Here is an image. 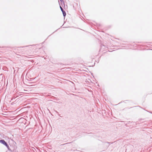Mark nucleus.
I'll use <instances>...</instances> for the list:
<instances>
[{
	"mask_svg": "<svg viewBox=\"0 0 152 152\" xmlns=\"http://www.w3.org/2000/svg\"><path fill=\"white\" fill-rule=\"evenodd\" d=\"M59 5H60V3H59ZM60 9L61 11L62 12V13H63V16L64 17H65V16H66V12H65V11H64L63 9V8H62V7L61 6H60Z\"/></svg>",
	"mask_w": 152,
	"mask_h": 152,
	"instance_id": "1",
	"label": "nucleus"
},
{
	"mask_svg": "<svg viewBox=\"0 0 152 152\" xmlns=\"http://www.w3.org/2000/svg\"><path fill=\"white\" fill-rule=\"evenodd\" d=\"M0 143L3 144L4 145L7 143V142L4 140L3 139L0 140Z\"/></svg>",
	"mask_w": 152,
	"mask_h": 152,
	"instance_id": "2",
	"label": "nucleus"
},
{
	"mask_svg": "<svg viewBox=\"0 0 152 152\" xmlns=\"http://www.w3.org/2000/svg\"><path fill=\"white\" fill-rule=\"evenodd\" d=\"M5 146L7 147V148L9 150H10V147L9 145L7 144V143L5 145Z\"/></svg>",
	"mask_w": 152,
	"mask_h": 152,
	"instance_id": "3",
	"label": "nucleus"
},
{
	"mask_svg": "<svg viewBox=\"0 0 152 152\" xmlns=\"http://www.w3.org/2000/svg\"><path fill=\"white\" fill-rule=\"evenodd\" d=\"M60 1L61 3H63V5H64V2L63 0H60Z\"/></svg>",
	"mask_w": 152,
	"mask_h": 152,
	"instance_id": "4",
	"label": "nucleus"
},
{
	"mask_svg": "<svg viewBox=\"0 0 152 152\" xmlns=\"http://www.w3.org/2000/svg\"><path fill=\"white\" fill-rule=\"evenodd\" d=\"M61 4L62 5V6H63V3H61Z\"/></svg>",
	"mask_w": 152,
	"mask_h": 152,
	"instance_id": "5",
	"label": "nucleus"
},
{
	"mask_svg": "<svg viewBox=\"0 0 152 152\" xmlns=\"http://www.w3.org/2000/svg\"><path fill=\"white\" fill-rule=\"evenodd\" d=\"M23 119V118H21L20 119Z\"/></svg>",
	"mask_w": 152,
	"mask_h": 152,
	"instance_id": "6",
	"label": "nucleus"
},
{
	"mask_svg": "<svg viewBox=\"0 0 152 152\" xmlns=\"http://www.w3.org/2000/svg\"><path fill=\"white\" fill-rule=\"evenodd\" d=\"M56 113H58V112H57V111H56Z\"/></svg>",
	"mask_w": 152,
	"mask_h": 152,
	"instance_id": "7",
	"label": "nucleus"
}]
</instances>
